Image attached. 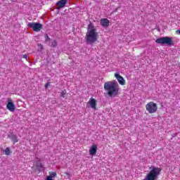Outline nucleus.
<instances>
[{
    "label": "nucleus",
    "mask_w": 180,
    "mask_h": 180,
    "mask_svg": "<svg viewBox=\"0 0 180 180\" xmlns=\"http://www.w3.org/2000/svg\"><path fill=\"white\" fill-rule=\"evenodd\" d=\"M49 86H50V83H46L45 84V88H49Z\"/></svg>",
    "instance_id": "obj_20"
},
{
    "label": "nucleus",
    "mask_w": 180,
    "mask_h": 180,
    "mask_svg": "<svg viewBox=\"0 0 180 180\" xmlns=\"http://www.w3.org/2000/svg\"><path fill=\"white\" fill-rule=\"evenodd\" d=\"M100 23L103 27H108L110 22L107 18H103L100 20Z\"/></svg>",
    "instance_id": "obj_10"
},
{
    "label": "nucleus",
    "mask_w": 180,
    "mask_h": 180,
    "mask_svg": "<svg viewBox=\"0 0 180 180\" xmlns=\"http://www.w3.org/2000/svg\"><path fill=\"white\" fill-rule=\"evenodd\" d=\"M4 153H5L6 155H11V148H6L4 150Z\"/></svg>",
    "instance_id": "obj_15"
},
{
    "label": "nucleus",
    "mask_w": 180,
    "mask_h": 180,
    "mask_svg": "<svg viewBox=\"0 0 180 180\" xmlns=\"http://www.w3.org/2000/svg\"><path fill=\"white\" fill-rule=\"evenodd\" d=\"M27 26L33 29L34 32H40L43 29V25L39 22H29Z\"/></svg>",
    "instance_id": "obj_5"
},
{
    "label": "nucleus",
    "mask_w": 180,
    "mask_h": 180,
    "mask_svg": "<svg viewBox=\"0 0 180 180\" xmlns=\"http://www.w3.org/2000/svg\"><path fill=\"white\" fill-rule=\"evenodd\" d=\"M99 39V34L98 30L94 25L90 24L88 25L87 32L86 34V41L88 44H94L96 43Z\"/></svg>",
    "instance_id": "obj_2"
},
{
    "label": "nucleus",
    "mask_w": 180,
    "mask_h": 180,
    "mask_svg": "<svg viewBox=\"0 0 180 180\" xmlns=\"http://www.w3.org/2000/svg\"><path fill=\"white\" fill-rule=\"evenodd\" d=\"M49 175L48 176H51V178L53 179L57 176V172H49Z\"/></svg>",
    "instance_id": "obj_13"
},
{
    "label": "nucleus",
    "mask_w": 180,
    "mask_h": 180,
    "mask_svg": "<svg viewBox=\"0 0 180 180\" xmlns=\"http://www.w3.org/2000/svg\"><path fill=\"white\" fill-rule=\"evenodd\" d=\"M115 77L117 79L120 85H124V84H126V80H124V78L120 76L118 73H115Z\"/></svg>",
    "instance_id": "obj_7"
},
{
    "label": "nucleus",
    "mask_w": 180,
    "mask_h": 180,
    "mask_svg": "<svg viewBox=\"0 0 180 180\" xmlns=\"http://www.w3.org/2000/svg\"><path fill=\"white\" fill-rule=\"evenodd\" d=\"M46 180H54L53 178H51V176H46Z\"/></svg>",
    "instance_id": "obj_17"
},
{
    "label": "nucleus",
    "mask_w": 180,
    "mask_h": 180,
    "mask_svg": "<svg viewBox=\"0 0 180 180\" xmlns=\"http://www.w3.org/2000/svg\"><path fill=\"white\" fill-rule=\"evenodd\" d=\"M155 43L158 44H166V46H174V41L172 38L169 37H163L158 38L155 40Z\"/></svg>",
    "instance_id": "obj_3"
},
{
    "label": "nucleus",
    "mask_w": 180,
    "mask_h": 180,
    "mask_svg": "<svg viewBox=\"0 0 180 180\" xmlns=\"http://www.w3.org/2000/svg\"><path fill=\"white\" fill-rule=\"evenodd\" d=\"M104 89L110 98H115V96L119 95L120 87L119 84L116 80L105 82Z\"/></svg>",
    "instance_id": "obj_1"
},
{
    "label": "nucleus",
    "mask_w": 180,
    "mask_h": 180,
    "mask_svg": "<svg viewBox=\"0 0 180 180\" xmlns=\"http://www.w3.org/2000/svg\"><path fill=\"white\" fill-rule=\"evenodd\" d=\"M11 141L15 144V143H18L19 141V139H18V136L16 135H11Z\"/></svg>",
    "instance_id": "obj_12"
},
{
    "label": "nucleus",
    "mask_w": 180,
    "mask_h": 180,
    "mask_svg": "<svg viewBox=\"0 0 180 180\" xmlns=\"http://www.w3.org/2000/svg\"><path fill=\"white\" fill-rule=\"evenodd\" d=\"M6 108L10 112H15V109H16V106L15 105V103H13V101L11 98L8 99V103L6 105Z\"/></svg>",
    "instance_id": "obj_6"
},
{
    "label": "nucleus",
    "mask_w": 180,
    "mask_h": 180,
    "mask_svg": "<svg viewBox=\"0 0 180 180\" xmlns=\"http://www.w3.org/2000/svg\"><path fill=\"white\" fill-rule=\"evenodd\" d=\"M22 58H25V60H27V55H26V54L22 55Z\"/></svg>",
    "instance_id": "obj_18"
},
{
    "label": "nucleus",
    "mask_w": 180,
    "mask_h": 180,
    "mask_svg": "<svg viewBox=\"0 0 180 180\" xmlns=\"http://www.w3.org/2000/svg\"><path fill=\"white\" fill-rule=\"evenodd\" d=\"M88 104L90 105V108H91V109H94L95 110H96V100L94 98H91L89 99V101H88Z\"/></svg>",
    "instance_id": "obj_8"
},
{
    "label": "nucleus",
    "mask_w": 180,
    "mask_h": 180,
    "mask_svg": "<svg viewBox=\"0 0 180 180\" xmlns=\"http://www.w3.org/2000/svg\"><path fill=\"white\" fill-rule=\"evenodd\" d=\"M146 109L148 113L153 114L158 110V107L157 106V103L150 101L146 104Z\"/></svg>",
    "instance_id": "obj_4"
},
{
    "label": "nucleus",
    "mask_w": 180,
    "mask_h": 180,
    "mask_svg": "<svg viewBox=\"0 0 180 180\" xmlns=\"http://www.w3.org/2000/svg\"><path fill=\"white\" fill-rule=\"evenodd\" d=\"M96 151H98V146H96V144H93L89 150L90 155H95Z\"/></svg>",
    "instance_id": "obj_9"
},
{
    "label": "nucleus",
    "mask_w": 180,
    "mask_h": 180,
    "mask_svg": "<svg viewBox=\"0 0 180 180\" xmlns=\"http://www.w3.org/2000/svg\"><path fill=\"white\" fill-rule=\"evenodd\" d=\"M46 41H49V40H50V37H49V35H46Z\"/></svg>",
    "instance_id": "obj_19"
},
{
    "label": "nucleus",
    "mask_w": 180,
    "mask_h": 180,
    "mask_svg": "<svg viewBox=\"0 0 180 180\" xmlns=\"http://www.w3.org/2000/svg\"><path fill=\"white\" fill-rule=\"evenodd\" d=\"M66 4L67 0H60L56 3V6H58V8H64Z\"/></svg>",
    "instance_id": "obj_11"
},
{
    "label": "nucleus",
    "mask_w": 180,
    "mask_h": 180,
    "mask_svg": "<svg viewBox=\"0 0 180 180\" xmlns=\"http://www.w3.org/2000/svg\"><path fill=\"white\" fill-rule=\"evenodd\" d=\"M51 47H57V41H53Z\"/></svg>",
    "instance_id": "obj_16"
},
{
    "label": "nucleus",
    "mask_w": 180,
    "mask_h": 180,
    "mask_svg": "<svg viewBox=\"0 0 180 180\" xmlns=\"http://www.w3.org/2000/svg\"><path fill=\"white\" fill-rule=\"evenodd\" d=\"M65 175H67V176H68V179H70V173H68V172H65Z\"/></svg>",
    "instance_id": "obj_21"
},
{
    "label": "nucleus",
    "mask_w": 180,
    "mask_h": 180,
    "mask_svg": "<svg viewBox=\"0 0 180 180\" xmlns=\"http://www.w3.org/2000/svg\"><path fill=\"white\" fill-rule=\"evenodd\" d=\"M65 95H67V90L63 89L61 92H60V96L62 98H65Z\"/></svg>",
    "instance_id": "obj_14"
}]
</instances>
